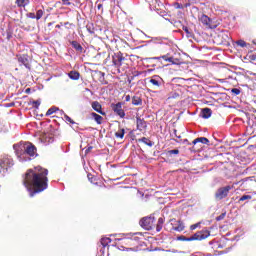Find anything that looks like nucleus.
<instances>
[{
  "label": "nucleus",
  "mask_w": 256,
  "mask_h": 256,
  "mask_svg": "<svg viewBox=\"0 0 256 256\" xmlns=\"http://www.w3.org/2000/svg\"><path fill=\"white\" fill-rule=\"evenodd\" d=\"M49 170L41 166L28 169L24 175L23 185L30 193V197L43 193L49 187Z\"/></svg>",
  "instance_id": "1"
},
{
  "label": "nucleus",
  "mask_w": 256,
  "mask_h": 256,
  "mask_svg": "<svg viewBox=\"0 0 256 256\" xmlns=\"http://www.w3.org/2000/svg\"><path fill=\"white\" fill-rule=\"evenodd\" d=\"M16 155L20 161H31L37 157V147L31 142H23L16 148Z\"/></svg>",
  "instance_id": "2"
},
{
  "label": "nucleus",
  "mask_w": 256,
  "mask_h": 256,
  "mask_svg": "<svg viewBox=\"0 0 256 256\" xmlns=\"http://www.w3.org/2000/svg\"><path fill=\"white\" fill-rule=\"evenodd\" d=\"M140 226L145 229L146 231H153V229H156L157 233L163 229V225L165 223V218L160 217L155 224V217H144L140 220Z\"/></svg>",
  "instance_id": "3"
},
{
  "label": "nucleus",
  "mask_w": 256,
  "mask_h": 256,
  "mask_svg": "<svg viewBox=\"0 0 256 256\" xmlns=\"http://www.w3.org/2000/svg\"><path fill=\"white\" fill-rule=\"evenodd\" d=\"M139 237L126 238L119 240L118 249L120 251H133L134 253L139 249Z\"/></svg>",
  "instance_id": "4"
},
{
  "label": "nucleus",
  "mask_w": 256,
  "mask_h": 256,
  "mask_svg": "<svg viewBox=\"0 0 256 256\" xmlns=\"http://www.w3.org/2000/svg\"><path fill=\"white\" fill-rule=\"evenodd\" d=\"M211 235V232L209 230H201L196 232L194 235L187 237L184 235H181L177 238L178 241H203L204 239H207Z\"/></svg>",
  "instance_id": "5"
},
{
  "label": "nucleus",
  "mask_w": 256,
  "mask_h": 256,
  "mask_svg": "<svg viewBox=\"0 0 256 256\" xmlns=\"http://www.w3.org/2000/svg\"><path fill=\"white\" fill-rule=\"evenodd\" d=\"M13 166V159L9 158V156H4L0 158V174L5 175L9 169Z\"/></svg>",
  "instance_id": "6"
},
{
  "label": "nucleus",
  "mask_w": 256,
  "mask_h": 256,
  "mask_svg": "<svg viewBox=\"0 0 256 256\" xmlns=\"http://www.w3.org/2000/svg\"><path fill=\"white\" fill-rule=\"evenodd\" d=\"M235 185H239V182H235L232 186L221 187L215 193V197L221 201V199H225L229 195L231 189H235Z\"/></svg>",
  "instance_id": "7"
},
{
  "label": "nucleus",
  "mask_w": 256,
  "mask_h": 256,
  "mask_svg": "<svg viewBox=\"0 0 256 256\" xmlns=\"http://www.w3.org/2000/svg\"><path fill=\"white\" fill-rule=\"evenodd\" d=\"M198 21H200V23H202L206 29H217V24L214 23L213 20H211V18L205 14L199 16Z\"/></svg>",
  "instance_id": "8"
},
{
  "label": "nucleus",
  "mask_w": 256,
  "mask_h": 256,
  "mask_svg": "<svg viewBox=\"0 0 256 256\" xmlns=\"http://www.w3.org/2000/svg\"><path fill=\"white\" fill-rule=\"evenodd\" d=\"M231 38L229 37V33L222 31L217 35L216 43L218 45H227Z\"/></svg>",
  "instance_id": "9"
},
{
  "label": "nucleus",
  "mask_w": 256,
  "mask_h": 256,
  "mask_svg": "<svg viewBox=\"0 0 256 256\" xmlns=\"http://www.w3.org/2000/svg\"><path fill=\"white\" fill-rule=\"evenodd\" d=\"M111 109L116 115H118V117H120L121 119H125V110H123L122 102L111 104Z\"/></svg>",
  "instance_id": "10"
},
{
  "label": "nucleus",
  "mask_w": 256,
  "mask_h": 256,
  "mask_svg": "<svg viewBox=\"0 0 256 256\" xmlns=\"http://www.w3.org/2000/svg\"><path fill=\"white\" fill-rule=\"evenodd\" d=\"M171 225L173 231H177L178 233H181V231H185V224H183L181 220L171 219Z\"/></svg>",
  "instance_id": "11"
},
{
  "label": "nucleus",
  "mask_w": 256,
  "mask_h": 256,
  "mask_svg": "<svg viewBox=\"0 0 256 256\" xmlns=\"http://www.w3.org/2000/svg\"><path fill=\"white\" fill-rule=\"evenodd\" d=\"M123 61H125V57H123V53L121 52L115 53L112 56V63L115 67H121V65H123Z\"/></svg>",
  "instance_id": "12"
},
{
  "label": "nucleus",
  "mask_w": 256,
  "mask_h": 256,
  "mask_svg": "<svg viewBox=\"0 0 256 256\" xmlns=\"http://www.w3.org/2000/svg\"><path fill=\"white\" fill-rule=\"evenodd\" d=\"M136 125L138 131H146L147 130V121L145 119H141V117L136 118Z\"/></svg>",
  "instance_id": "13"
},
{
  "label": "nucleus",
  "mask_w": 256,
  "mask_h": 256,
  "mask_svg": "<svg viewBox=\"0 0 256 256\" xmlns=\"http://www.w3.org/2000/svg\"><path fill=\"white\" fill-rule=\"evenodd\" d=\"M91 107L94 111H96V113H99L100 115H106V113L103 112V106L101 103H99V101L92 102Z\"/></svg>",
  "instance_id": "14"
},
{
  "label": "nucleus",
  "mask_w": 256,
  "mask_h": 256,
  "mask_svg": "<svg viewBox=\"0 0 256 256\" xmlns=\"http://www.w3.org/2000/svg\"><path fill=\"white\" fill-rule=\"evenodd\" d=\"M18 61L21 63V65H24L26 69H31V64L29 63V58L27 55H19Z\"/></svg>",
  "instance_id": "15"
},
{
  "label": "nucleus",
  "mask_w": 256,
  "mask_h": 256,
  "mask_svg": "<svg viewBox=\"0 0 256 256\" xmlns=\"http://www.w3.org/2000/svg\"><path fill=\"white\" fill-rule=\"evenodd\" d=\"M161 59H163L164 61H167L168 63H172V65L179 64V60L169 56V54L161 56Z\"/></svg>",
  "instance_id": "16"
},
{
  "label": "nucleus",
  "mask_w": 256,
  "mask_h": 256,
  "mask_svg": "<svg viewBox=\"0 0 256 256\" xmlns=\"http://www.w3.org/2000/svg\"><path fill=\"white\" fill-rule=\"evenodd\" d=\"M149 83H151L153 87H161V77L155 75L149 80Z\"/></svg>",
  "instance_id": "17"
},
{
  "label": "nucleus",
  "mask_w": 256,
  "mask_h": 256,
  "mask_svg": "<svg viewBox=\"0 0 256 256\" xmlns=\"http://www.w3.org/2000/svg\"><path fill=\"white\" fill-rule=\"evenodd\" d=\"M132 105L135 107H139V105H143V99H141V96L134 95L132 96Z\"/></svg>",
  "instance_id": "18"
},
{
  "label": "nucleus",
  "mask_w": 256,
  "mask_h": 256,
  "mask_svg": "<svg viewBox=\"0 0 256 256\" xmlns=\"http://www.w3.org/2000/svg\"><path fill=\"white\" fill-rule=\"evenodd\" d=\"M197 143H202V145H208L209 139L205 137H199L193 140L192 145H197Z\"/></svg>",
  "instance_id": "19"
},
{
  "label": "nucleus",
  "mask_w": 256,
  "mask_h": 256,
  "mask_svg": "<svg viewBox=\"0 0 256 256\" xmlns=\"http://www.w3.org/2000/svg\"><path fill=\"white\" fill-rule=\"evenodd\" d=\"M68 77H70V79H72L73 81H79L81 74L78 71H70L68 73Z\"/></svg>",
  "instance_id": "20"
},
{
  "label": "nucleus",
  "mask_w": 256,
  "mask_h": 256,
  "mask_svg": "<svg viewBox=\"0 0 256 256\" xmlns=\"http://www.w3.org/2000/svg\"><path fill=\"white\" fill-rule=\"evenodd\" d=\"M91 117H93L94 121H96L98 125L103 124V116H101L95 112H92Z\"/></svg>",
  "instance_id": "21"
},
{
  "label": "nucleus",
  "mask_w": 256,
  "mask_h": 256,
  "mask_svg": "<svg viewBox=\"0 0 256 256\" xmlns=\"http://www.w3.org/2000/svg\"><path fill=\"white\" fill-rule=\"evenodd\" d=\"M70 43H71L73 49L78 51V53H83V46H81V44L79 42L71 41Z\"/></svg>",
  "instance_id": "22"
},
{
  "label": "nucleus",
  "mask_w": 256,
  "mask_h": 256,
  "mask_svg": "<svg viewBox=\"0 0 256 256\" xmlns=\"http://www.w3.org/2000/svg\"><path fill=\"white\" fill-rule=\"evenodd\" d=\"M212 111L210 108H204L202 109V117L203 119H209L211 117Z\"/></svg>",
  "instance_id": "23"
},
{
  "label": "nucleus",
  "mask_w": 256,
  "mask_h": 256,
  "mask_svg": "<svg viewBox=\"0 0 256 256\" xmlns=\"http://www.w3.org/2000/svg\"><path fill=\"white\" fill-rule=\"evenodd\" d=\"M115 137L116 139H123V137H125V129L119 128V130L115 132Z\"/></svg>",
  "instance_id": "24"
},
{
  "label": "nucleus",
  "mask_w": 256,
  "mask_h": 256,
  "mask_svg": "<svg viewBox=\"0 0 256 256\" xmlns=\"http://www.w3.org/2000/svg\"><path fill=\"white\" fill-rule=\"evenodd\" d=\"M31 2L29 0H16V5L18 7H27Z\"/></svg>",
  "instance_id": "25"
},
{
  "label": "nucleus",
  "mask_w": 256,
  "mask_h": 256,
  "mask_svg": "<svg viewBox=\"0 0 256 256\" xmlns=\"http://www.w3.org/2000/svg\"><path fill=\"white\" fill-rule=\"evenodd\" d=\"M57 111H59L58 107H51L50 109H48V111L46 112V117H49L50 115H53V113H57Z\"/></svg>",
  "instance_id": "26"
},
{
  "label": "nucleus",
  "mask_w": 256,
  "mask_h": 256,
  "mask_svg": "<svg viewBox=\"0 0 256 256\" xmlns=\"http://www.w3.org/2000/svg\"><path fill=\"white\" fill-rule=\"evenodd\" d=\"M43 15H45V10L39 9V10L36 11V17H35V19H36L37 21H39V19H41V18L43 17Z\"/></svg>",
  "instance_id": "27"
},
{
  "label": "nucleus",
  "mask_w": 256,
  "mask_h": 256,
  "mask_svg": "<svg viewBox=\"0 0 256 256\" xmlns=\"http://www.w3.org/2000/svg\"><path fill=\"white\" fill-rule=\"evenodd\" d=\"M138 141L144 143L145 145H148V147H151L153 145L151 140H149L146 137H143V138L139 139Z\"/></svg>",
  "instance_id": "28"
},
{
  "label": "nucleus",
  "mask_w": 256,
  "mask_h": 256,
  "mask_svg": "<svg viewBox=\"0 0 256 256\" xmlns=\"http://www.w3.org/2000/svg\"><path fill=\"white\" fill-rule=\"evenodd\" d=\"M100 243L102 247H107L111 243V238H101Z\"/></svg>",
  "instance_id": "29"
},
{
  "label": "nucleus",
  "mask_w": 256,
  "mask_h": 256,
  "mask_svg": "<svg viewBox=\"0 0 256 256\" xmlns=\"http://www.w3.org/2000/svg\"><path fill=\"white\" fill-rule=\"evenodd\" d=\"M31 103L34 109H39V106L41 105V100H33Z\"/></svg>",
  "instance_id": "30"
},
{
  "label": "nucleus",
  "mask_w": 256,
  "mask_h": 256,
  "mask_svg": "<svg viewBox=\"0 0 256 256\" xmlns=\"http://www.w3.org/2000/svg\"><path fill=\"white\" fill-rule=\"evenodd\" d=\"M253 199V197L251 195H243L240 199H239V203L243 202V201H247V200H251Z\"/></svg>",
  "instance_id": "31"
},
{
  "label": "nucleus",
  "mask_w": 256,
  "mask_h": 256,
  "mask_svg": "<svg viewBox=\"0 0 256 256\" xmlns=\"http://www.w3.org/2000/svg\"><path fill=\"white\" fill-rule=\"evenodd\" d=\"M236 45H238L239 47H247V42H245V40H238L236 42Z\"/></svg>",
  "instance_id": "32"
},
{
  "label": "nucleus",
  "mask_w": 256,
  "mask_h": 256,
  "mask_svg": "<svg viewBox=\"0 0 256 256\" xmlns=\"http://www.w3.org/2000/svg\"><path fill=\"white\" fill-rule=\"evenodd\" d=\"M177 98H179V93L177 92H172L168 96V99H177Z\"/></svg>",
  "instance_id": "33"
},
{
  "label": "nucleus",
  "mask_w": 256,
  "mask_h": 256,
  "mask_svg": "<svg viewBox=\"0 0 256 256\" xmlns=\"http://www.w3.org/2000/svg\"><path fill=\"white\" fill-rule=\"evenodd\" d=\"M231 93H233L234 95H241V90L239 88H233L231 90Z\"/></svg>",
  "instance_id": "34"
},
{
  "label": "nucleus",
  "mask_w": 256,
  "mask_h": 256,
  "mask_svg": "<svg viewBox=\"0 0 256 256\" xmlns=\"http://www.w3.org/2000/svg\"><path fill=\"white\" fill-rule=\"evenodd\" d=\"M132 99H133V97H131V95H129V94L124 95V101L126 103H129V101H132Z\"/></svg>",
  "instance_id": "35"
},
{
  "label": "nucleus",
  "mask_w": 256,
  "mask_h": 256,
  "mask_svg": "<svg viewBox=\"0 0 256 256\" xmlns=\"http://www.w3.org/2000/svg\"><path fill=\"white\" fill-rule=\"evenodd\" d=\"M168 155H179V149L169 150Z\"/></svg>",
  "instance_id": "36"
},
{
  "label": "nucleus",
  "mask_w": 256,
  "mask_h": 256,
  "mask_svg": "<svg viewBox=\"0 0 256 256\" xmlns=\"http://www.w3.org/2000/svg\"><path fill=\"white\" fill-rule=\"evenodd\" d=\"M201 222H198L196 224H193L190 226V231H195V229H197V227H200Z\"/></svg>",
  "instance_id": "37"
},
{
  "label": "nucleus",
  "mask_w": 256,
  "mask_h": 256,
  "mask_svg": "<svg viewBox=\"0 0 256 256\" xmlns=\"http://www.w3.org/2000/svg\"><path fill=\"white\" fill-rule=\"evenodd\" d=\"M64 117H65L66 121H68V123H71L72 125H75V121H73V119H71V117H69L67 115H65Z\"/></svg>",
  "instance_id": "38"
},
{
  "label": "nucleus",
  "mask_w": 256,
  "mask_h": 256,
  "mask_svg": "<svg viewBox=\"0 0 256 256\" xmlns=\"http://www.w3.org/2000/svg\"><path fill=\"white\" fill-rule=\"evenodd\" d=\"M87 177H88L90 183H93L95 181V177L93 176V174H88Z\"/></svg>",
  "instance_id": "39"
},
{
  "label": "nucleus",
  "mask_w": 256,
  "mask_h": 256,
  "mask_svg": "<svg viewBox=\"0 0 256 256\" xmlns=\"http://www.w3.org/2000/svg\"><path fill=\"white\" fill-rule=\"evenodd\" d=\"M183 31H185V33H187V35L191 34V32H189V28L187 26L183 27Z\"/></svg>",
  "instance_id": "40"
},
{
  "label": "nucleus",
  "mask_w": 256,
  "mask_h": 256,
  "mask_svg": "<svg viewBox=\"0 0 256 256\" xmlns=\"http://www.w3.org/2000/svg\"><path fill=\"white\" fill-rule=\"evenodd\" d=\"M62 1V5H71L69 0H61Z\"/></svg>",
  "instance_id": "41"
},
{
  "label": "nucleus",
  "mask_w": 256,
  "mask_h": 256,
  "mask_svg": "<svg viewBox=\"0 0 256 256\" xmlns=\"http://www.w3.org/2000/svg\"><path fill=\"white\" fill-rule=\"evenodd\" d=\"M30 17H31V19H35V17H36L35 13H30Z\"/></svg>",
  "instance_id": "42"
},
{
  "label": "nucleus",
  "mask_w": 256,
  "mask_h": 256,
  "mask_svg": "<svg viewBox=\"0 0 256 256\" xmlns=\"http://www.w3.org/2000/svg\"><path fill=\"white\" fill-rule=\"evenodd\" d=\"M91 149H93L92 146H89L87 149H86V153H89V151H91Z\"/></svg>",
  "instance_id": "43"
},
{
  "label": "nucleus",
  "mask_w": 256,
  "mask_h": 256,
  "mask_svg": "<svg viewBox=\"0 0 256 256\" xmlns=\"http://www.w3.org/2000/svg\"><path fill=\"white\" fill-rule=\"evenodd\" d=\"M25 93H27V94L31 93V88H27V89L25 90Z\"/></svg>",
  "instance_id": "44"
},
{
  "label": "nucleus",
  "mask_w": 256,
  "mask_h": 256,
  "mask_svg": "<svg viewBox=\"0 0 256 256\" xmlns=\"http://www.w3.org/2000/svg\"><path fill=\"white\" fill-rule=\"evenodd\" d=\"M11 38V33H7V39H10Z\"/></svg>",
  "instance_id": "45"
},
{
  "label": "nucleus",
  "mask_w": 256,
  "mask_h": 256,
  "mask_svg": "<svg viewBox=\"0 0 256 256\" xmlns=\"http://www.w3.org/2000/svg\"><path fill=\"white\" fill-rule=\"evenodd\" d=\"M251 59H252V61H255L256 56H255V55H252V56H251Z\"/></svg>",
  "instance_id": "46"
},
{
  "label": "nucleus",
  "mask_w": 256,
  "mask_h": 256,
  "mask_svg": "<svg viewBox=\"0 0 256 256\" xmlns=\"http://www.w3.org/2000/svg\"><path fill=\"white\" fill-rule=\"evenodd\" d=\"M221 219H223V215H222V216H219V217L217 218V221H221Z\"/></svg>",
  "instance_id": "47"
},
{
  "label": "nucleus",
  "mask_w": 256,
  "mask_h": 256,
  "mask_svg": "<svg viewBox=\"0 0 256 256\" xmlns=\"http://www.w3.org/2000/svg\"><path fill=\"white\" fill-rule=\"evenodd\" d=\"M56 29H61V25L57 24Z\"/></svg>",
  "instance_id": "48"
},
{
  "label": "nucleus",
  "mask_w": 256,
  "mask_h": 256,
  "mask_svg": "<svg viewBox=\"0 0 256 256\" xmlns=\"http://www.w3.org/2000/svg\"><path fill=\"white\" fill-rule=\"evenodd\" d=\"M192 150L193 151H197V148H195V146L192 147Z\"/></svg>",
  "instance_id": "49"
},
{
  "label": "nucleus",
  "mask_w": 256,
  "mask_h": 256,
  "mask_svg": "<svg viewBox=\"0 0 256 256\" xmlns=\"http://www.w3.org/2000/svg\"><path fill=\"white\" fill-rule=\"evenodd\" d=\"M101 7H102V5H101V4H99V5H98V9H101Z\"/></svg>",
  "instance_id": "50"
},
{
  "label": "nucleus",
  "mask_w": 256,
  "mask_h": 256,
  "mask_svg": "<svg viewBox=\"0 0 256 256\" xmlns=\"http://www.w3.org/2000/svg\"><path fill=\"white\" fill-rule=\"evenodd\" d=\"M88 31H89V33H92V34L94 33V32H93V31H91L90 29H88Z\"/></svg>",
  "instance_id": "51"
},
{
  "label": "nucleus",
  "mask_w": 256,
  "mask_h": 256,
  "mask_svg": "<svg viewBox=\"0 0 256 256\" xmlns=\"http://www.w3.org/2000/svg\"><path fill=\"white\" fill-rule=\"evenodd\" d=\"M65 25H69V22H66Z\"/></svg>",
  "instance_id": "52"
}]
</instances>
